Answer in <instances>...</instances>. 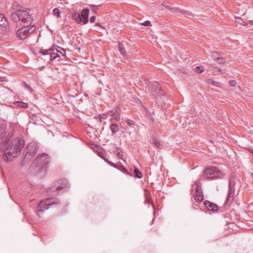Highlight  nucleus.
<instances>
[{
	"mask_svg": "<svg viewBox=\"0 0 253 253\" xmlns=\"http://www.w3.org/2000/svg\"><path fill=\"white\" fill-rule=\"evenodd\" d=\"M216 60L219 64H222L225 62V59L223 58L217 57Z\"/></svg>",
	"mask_w": 253,
	"mask_h": 253,
	"instance_id": "obj_31",
	"label": "nucleus"
},
{
	"mask_svg": "<svg viewBox=\"0 0 253 253\" xmlns=\"http://www.w3.org/2000/svg\"><path fill=\"white\" fill-rule=\"evenodd\" d=\"M49 163L48 155L46 153H43L38 155L34 159L33 162V167H34L35 171L40 176H43L45 174Z\"/></svg>",
	"mask_w": 253,
	"mask_h": 253,
	"instance_id": "obj_2",
	"label": "nucleus"
},
{
	"mask_svg": "<svg viewBox=\"0 0 253 253\" xmlns=\"http://www.w3.org/2000/svg\"><path fill=\"white\" fill-rule=\"evenodd\" d=\"M196 194L202 193V192L200 191V190L198 186H197V187L196 188Z\"/></svg>",
	"mask_w": 253,
	"mask_h": 253,
	"instance_id": "obj_41",
	"label": "nucleus"
},
{
	"mask_svg": "<svg viewBox=\"0 0 253 253\" xmlns=\"http://www.w3.org/2000/svg\"><path fill=\"white\" fill-rule=\"evenodd\" d=\"M194 198L196 201L201 202L203 199V195L202 193L196 194Z\"/></svg>",
	"mask_w": 253,
	"mask_h": 253,
	"instance_id": "obj_24",
	"label": "nucleus"
},
{
	"mask_svg": "<svg viewBox=\"0 0 253 253\" xmlns=\"http://www.w3.org/2000/svg\"><path fill=\"white\" fill-rule=\"evenodd\" d=\"M99 122L101 123L102 122V120L101 119V117H99Z\"/></svg>",
	"mask_w": 253,
	"mask_h": 253,
	"instance_id": "obj_46",
	"label": "nucleus"
},
{
	"mask_svg": "<svg viewBox=\"0 0 253 253\" xmlns=\"http://www.w3.org/2000/svg\"><path fill=\"white\" fill-rule=\"evenodd\" d=\"M218 55V53L216 52H212L211 56L214 58L215 60H216Z\"/></svg>",
	"mask_w": 253,
	"mask_h": 253,
	"instance_id": "obj_36",
	"label": "nucleus"
},
{
	"mask_svg": "<svg viewBox=\"0 0 253 253\" xmlns=\"http://www.w3.org/2000/svg\"><path fill=\"white\" fill-rule=\"evenodd\" d=\"M230 85H231V86H235V85H236V81H233H233H231V82H230Z\"/></svg>",
	"mask_w": 253,
	"mask_h": 253,
	"instance_id": "obj_40",
	"label": "nucleus"
},
{
	"mask_svg": "<svg viewBox=\"0 0 253 253\" xmlns=\"http://www.w3.org/2000/svg\"><path fill=\"white\" fill-rule=\"evenodd\" d=\"M110 129L111 130L112 134L114 135L119 131V127L117 124H112L110 126Z\"/></svg>",
	"mask_w": 253,
	"mask_h": 253,
	"instance_id": "obj_15",
	"label": "nucleus"
},
{
	"mask_svg": "<svg viewBox=\"0 0 253 253\" xmlns=\"http://www.w3.org/2000/svg\"><path fill=\"white\" fill-rule=\"evenodd\" d=\"M60 12L58 8H54L53 10V14L56 16L57 18L60 17Z\"/></svg>",
	"mask_w": 253,
	"mask_h": 253,
	"instance_id": "obj_28",
	"label": "nucleus"
},
{
	"mask_svg": "<svg viewBox=\"0 0 253 253\" xmlns=\"http://www.w3.org/2000/svg\"><path fill=\"white\" fill-rule=\"evenodd\" d=\"M10 31L8 22L3 14H0V34L6 35Z\"/></svg>",
	"mask_w": 253,
	"mask_h": 253,
	"instance_id": "obj_8",
	"label": "nucleus"
},
{
	"mask_svg": "<svg viewBox=\"0 0 253 253\" xmlns=\"http://www.w3.org/2000/svg\"><path fill=\"white\" fill-rule=\"evenodd\" d=\"M60 200L58 198H51L41 201L37 207V213L48 209V207L53 205L59 204Z\"/></svg>",
	"mask_w": 253,
	"mask_h": 253,
	"instance_id": "obj_5",
	"label": "nucleus"
},
{
	"mask_svg": "<svg viewBox=\"0 0 253 253\" xmlns=\"http://www.w3.org/2000/svg\"><path fill=\"white\" fill-rule=\"evenodd\" d=\"M153 144H154L155 147L157 148H162L163 145L158 140H157L155 139H153Z\"/></svg>",
	"mask_w": 253,
	"mask_h": 253,
	"instance_id": "obj_25",
	"label": "nucleus"
},
{
	"mask_svg": "<svg viewBox=\"0 0 253 253\" xmlns=\"http://www.w3.org/2000/svg\"><path fill=\"white\" fill-rule=\"evenodd\" d=\"M105 161L107 162L109 165H110L111 166H112V167H116V165L115 164H114L113 163L109 161V160H107V159H105Z\"/></svg>",
	"mask_w": 253,
	"mask_h": 253,
	"instance_id": "obj_38",
	"label": "nucleus"
},
{
	"mask_svg": "<svg viewBox=\"0 0 253 253\" xmlns=\"http://www.w3.org/2000/svg\"><path fill=\"white\" fill-rule=\"evenodd\" d=\"M57 58H60V55L58 54H56L55 53H53L52 52L51 54H50L48 57H46V59H44V60H49V61H51L56 59Z\"/></svg>",
	"mask_w": 253,
	"mask_h": 253,
	"instance_id": "obj_20",
	"label": "nucleus"
},
{
	"mask_svg": "<svg viewBox=\"0 0 253 253\" xmlns=\"http://www.w3.org/2000/svg\"><path fill=\"white\" fill-rule=\"evenodd\" d=\"M57 52L61 54L62 56L66 55V51L65 49L62 47L59 46H57V48L56 49Z\"/></svg>",
	"mask_w": 253,
	"mask_h": 253,
	"instance_id": "obj_26",
	"label": "nucleus"
},
{
	"mask_svg": "<svg viewBox=\"0 0 253 253\" xmlns=\"http://www.w3.org/2000/svg\"><path fill=\"white\" fill-rule=\"evenodd\" d=\"M36 29V28L35 25H24L17 31L16 34L21 39H25L30 35L35 32Z\"/></svg>",
	"mask_w": 253,
	"mask_h": 253,
	"instance_id": "obj_6",
	"label": "nucleus"
},
{
	"mask_svg": "<svg viewBox=\"0 0 253 253\" xmlns=\"http://www.w3.org/2000/svg\"><path fill=\"white\" fill-rule=\"evenodd\" d=\"M135 177L141 178L142 177V173L139 170L138 168H135L134 170Z\"/></svg>",
	"mask_w": 253,
	"mask_h": 253,
	"instance_id": "obj_22",
	"label": "nucleus"
},
{
	"mask_svg": "<svg viewBox=\"0 0 253 253\" xmlns=\"http://www.w3.org/2000/svg\"><path fill=\"white\" fill-rule=\"evenodd\" d=\"M142 24L145 26H151V22L150 21L147 20L145 21Z\"/></svg>",
	"mask_w": 253,
	"mask_h": 253,
	"instance_id": "obj_37",
	"label": "nucleus"
},
{
	"mask_svg": "<svg viewBox=\"0 0 253 253\" xmlns=\"http://www.w3.org/2000/svg\"><path fill=\"white\" fill-rule=\"evenodd\" d=\"M25 145V140L20 137L13 139L4 150L2 158L4 161H11L17 156Z\"/></svg>",
	"mask_w": 253,
	"mask_h": 253,
	"instance_id": "obj_1",
	"label": "nucleus"
},
{
	"mask_svg": "<svg viewBox=\"0 0 253 253\" xmlns=\"http://www.w3.org/2000/svg\"><path fill=\"white\" fill-rule=\"evenodd\" d=\"M13 133L12 131L8 132L7 135L5 137L4 140L3 144H6L10 140L12 136L13 135Z\"/></svg>",
	"mask_w": 253,
	"mask_h": 253,
	"instance_id": "obj_23",
	"label": "nucleus"
},
{
	"mask_svg": "<svg viewBox=\"0 0 253 253\" xmlns=\"http://www.w3.org/2000/svg\"><path fill=\"white\" fill-rule=\"evenodd\" d=\"M120 108L117 107L114 108L112 110L108 112L109 115L111 116L115 120L119 121L121 120L120 116Z\"/></svg>",
	"mask_w": 253,
	"mask_h": 253,
	"instance_id": "obj_11",
	"label": "nucleus"
},
{
	"mask_svg": "<svg viewBox=\"0 0 253 253\" xmlns=\"http://www.w3.org/2000/svg\"><path fill=\"white\" fill-rule=\"evenodd\" d=\"M99 5H90V8L92 9V11L94 12H95V10L98 9V7Z\"/></svg>",
	"mask_w": 253,
	"mask_h": 253,
	"instance_id": "obj_34",
	"label": "nucleus"
},
{
	"mask_svg": "<svg viewBox=\"0 0 253 253\" xmlns=\"http://www.w3.org/2000/svg\"><path fill=\"white\" fill-rule=\"evenodd\" d=\"M72 18L78 24L82 21L80 14L78 12L73 13L72 14Z\"/></svg>",
	"mask_w": 253,
	"mask_h": 253,
	"instance_id": "obj_17",
	"label": "nucleus"
},
{
	"mask_svg": "<svg viewBox=\"0 0 253 253\" xmlns=\"http://www.w3.org/2000/svg\"><path fill=\"white\" fill-rule=\"evenodd\" d=\"M153 86L154 87H155L156 88V89H159V90H161L160 88H159V84L158 82H155L154 83H153Z\"/></svg>",
	"mask_w": 253,
	"mask_h": 253,
	"instance_id": "obj_35",
	"label": "nucleus"
},
{
	"mask_svg": "<svg viewBox=\"0 0 253 253\" xmlns=\"http://www.w3.org/2000/svg\"><path fill=\"white\" fill-rule=\"evenodd\" d=\"M11 18L15 22H20L21 24L31 25L33 21L30 14L24 9L15 11L12 13Z\"/></svg>",
	"mask_w": 253,
	"mask_h": 253,
	"instance_id": "obj_3",
	"label": "nucleus"
},
{
	"mask_svg": "<svg viewBox=\"0 0 253 253\" xmlns=\"http://www.w3.org/2000/svg\"><path fill=\"white\" fill-rule=\"evenodd\" d=\"M205 206L209 210L212 211H216L218 210V206L209 201H206L205 203Z\"/></svg>",
	"mask_w": 253,
	"mask_h": 253,
	"instance_id": "obj_14",
	"label": "nucleus"
},
{
	"mask_svg": "<svg viewBox=\"0 0 253 253\" xmlns=\"http://www.w3.org/2000/svg\"><path fill=\"white\" fill-rule=\"evenodd\" d=\"M235 21L238 24L241 25H246L248 24L246 21H244L241 18L238 17H235Z\"/></svg>",
	"mask_w": 253,
	"mask_h": 253,
	"instance_id": "obj_21",
	"label": "nucleus"
},
{
	"mask_svg": "<svg viewBox=\"0 0 253 253\" xmlns=\"http://www.w3.org/2000/svg\"><path fill=\"white\" fill-rule=\"evenodd\" d=\"M162 5L163 6H166H166H167V5H165V4L164 3H162Z\"/></svg>",
	"mask_w": 253,
	"mask_h": 253,
	"instance_id": "obj_45",
	"label": "nucleus"
},
{
	"mask_svg": "<svg viewBox=\"0 0 253 253\" xmlns=\"http://www.w3.org/2000/svg\"><path fill=\"white\" fill-rule=\"evenodd\" d=\"M207 82L209 84H211L214 86H217V83L213 81L212 79H209L207 80Z\"/></svg>",
	"mask_w": 253,
	"mask_h": 253,
	"instance_id": "obj_30",
	"label": "nucleus"
},
{
	"mask_svg": "<svg viewBox=\"0 0 253 253\" xmlns=\"http://www.w3.org/2000/svg\"><path fill=\"white\" fill-rule=\"evenodd\" d=\"M126 122L129 126H134L135 125L134 122L131 120H127Z\"/></svg>",
	"mask_w": 253,
	"mask_h": 253,
	"instance_id": "obj_32",
	"label": "nucleus"
},
{
	"mask_svg": "<svg viewBox=\"0 0 253 253\" xmlns=\"http://www.w3.org/2000/svg\"><path fill=\"white\" fill-rule=\"evenodd\" d=\"M121 168H122V169H119L120 170L122 171L123 172L126 171L127 170L122 166H121Z\"/></svg>",
	"mask_w": 253,
	"mask_h": 253,
	"instance_id": "obj_42",
	"label": "nucleus"
},
{
	"mask_svg": "<svg viewBox=\"0 0 253 253\" xmlns=\"http://www.w3.org/2000/svg\"><path fill=\"white\" fill-rule=\"evenodd\" d=\"M7 126L6 122H3L0 125V137L3 138L6 133Z\"/></svg>",
	"mask_w": 253,
	"mask_h": 253,
	"instance_id": "obj_13",
	"label": "nucleus"
},
{
	"mask_svg": "<svg viewBox=\"0 0 253 253\" xmlns=\"http://www.w3.org/2000/svg\"><path fill=\"white\" fill-rule=\"evenodd\" d=\"M249 150L250 152L253 155V149H250Z\"/></svg>",
	"mask_w": 253,
	"mask_h": 253,
	"instance_id": "obj_44",
	"label": "nucleus"
},
{
	"mask_svg": "<svg viewBox=\"0 0 253 253\" xmlns=\"http://www.w3.org/2000/svg\"><path fill=\"white\" fill-rule=\"evenodd\" d=\"M89 10L88 8L84 9L80 14L81 18H83V24H86L88 22V15Z\"/></svg>",
	"mask_w": 253,
	"mask_h": 253,
	"instance_id": "obj_12",
	"label": "nucleus"
},
{
	"mask_svg": "<svg viewBox=\"0 0 253 253\" xmlns=\"http://www.w3.org/2000/svg\"><path fill=\"white\" fill-rule=\"evenodd\" d=\"M95 25H96V26H100V27H102V26L100 25V23H96L95 24Z\"/></svg>",
	"mask_w": 253,
	"mask_h": 253,
	"instance_id": "obj_43",
	"label": "nucleus"
},
{
	"mask_svg": "<svg viewBox=\"0 0 253 253\" xmlns=\"http://www.w3.org/2000/svg\"><path fill=\"white\" fill-rule=\"evenodd\" d=\"M37 146V144L34 142L29 143L25 150L26 153L25 158H27L28 160L32 159L36 153Z\"/></svg>",
	"mask_w": 253,
	"mask_h": 253,
	"instance_id": "obj_7",
	"label": "nucleus"
},
{
	"mask_svg": "<svg viewBox=\"0 0 253 253\" xmlns=\"http://www.w3.org/2000/svg\"><path fill=\"white\" fill-rule=\"evenodd\" d=\"M154 220V218L153 219V220L152 221H153ZM153 223V222H152V224Z\"/></svg>",
	"mask_w": 253,
	"mask_h": 253,
	"instance_id": "obj_47",
	"label": "nucleus"
},
{
	"mask_svg": "<svg viewBox=\"0 0 253 253\" xmlns=\"http://www.w3.org/2000/svg\"><path fill=\"white\" fill-rule=\"evenodd\" d=\"M166 8L168 9L171 10V12L178 14L182 12V10L176 7H173L171 5L166 6Z\"/></svg>",
	"mask_w": 253,
	"mask_h": 253,
	"instance_id": "obj_16",
	"label": "nucleus"
},
{
	"mask_svg": "<svg viewBox=\"0 0 253 253\" xmlns=\"http://www.w3.org/2000/svg\"><path fill=\"white\" fill-rule=\"evenodd\" d=\"M116 151L117 152V155L119 157H120L121 159H123V155L122 153H121V152H119V149L117 147H116Z\"/></svg>",
	"mask_w": 253,
	"mask_h": 253,
	"instance_id": "obj_33",
	"label": "nucleus"
},
{
	"mask_svg": "<svg viewBox=\"0 0 253 253\" xmlns=\"http://www.w3.org/2000/svg\"><path fill=\"white\" fill-rule=\"evenodd\" d=\"M234 183L231 180L229 182V191L227 197L225 202L226 205H230L232 202L233 197L234 196V188L233 187Z\"/></svg>",
	"mask_w": 253,
	"mask_h": 253,
	"instance_id": "obj_10",
	"label": "nucleus"
},
{
	"mask_svg": "<svg viewBox=\"0 0 253 253\" xmlns=\"http://www.w3.org/2000/svg\"><path fill=\"white\" fill-rule=\"evenodd\" d=\"M204 70L203 66H197L196 68V72L198 73H202Z\"/></svg>",
	"mask_w": 253,
	"mask_h": 253,
	"instance_id": "obj_29",
	"label": "nucleus"
},
{
	"mask_svg": "<svg viewBox=\"0 0 253 253\" xmlns=\"http://www.w3.org/2000/svg\"><path fill=\"white\" fill-rule=\"evenodd\" d=\"M53 49L52 48H49L48 49H41L40 50V53L42 54L43 56H47V57H48L50 54L52 53V52H53Z\"/></svg>",
	"mask_w": 253,
	"mask_h": 253,
	"instance_id": "obj_19",
	"label": "nucleus"
},
{
	"mask_svg": "<svg viewBox=\"0 0 253 253\" xmlns=\"http://www.w3.org/2000/svg\"><path fill=\"white\" fill-rule=\"evenodd\" d=\"M68 186V181L67 180V179H60V180H59L58 181H57V186H52L51 187L48 191L49 192H54V191H56L57 190H60L62 189H63L64 188H66V187H67Z\"/></svg>",
	"mask_w": 253,
	"mask_h": 253,
	"instance_id": "obj_9",
	"label": "nucleus"
},
{
	"mask_svg": "<svg viewBox=\"0 0 253 253\" xmlns=\"http://www.w3.org/2000/svg\"><path fill=\"white\" fill-rule=\"evenodd\" d=\"M118 48L121 54L123 56L127 57L126 52L124 45L122 43H118Z\"/></svg>",
	"mask_w": 253,
	"mask_h": 253,
	"instance_id": "obj_18",
	"label": "nucleus"
},
{
	"mask_svg": "<svg viewBox=\"0 0 253 253\" xmlns=\"http://www.w3.org/2000/svg\"><path fill=\"white\" fill-rule=\"evenodd\" d=\"M203 174L209 179L222 178L224 175L218 168L215 167L207 168Z\"/></svg>",
	"mask_w": 253,
	"mask_h": 253,
	"instance_id": "obj_4",
	"label": "nucleus"
},
{
	"mask_svg": "<svg viewBox=\"0 0 253 253\" xmlns=\"http://www.w3.org/2000/svg\"><path fill=\"white\" fill-rule=\"evenodd\" d=\"M96 19V17L95 16H91L90 18V22L91 23H93L95 22Z\"/></svg>",
	"mask_w": 253,
	"mask_h": 253,
	"instance_id": "obj_39",
	"label": "nucleus"
},
{
	"mask_svg": "<svg viewBox=\"0 0 253 253\" xmlns=\"http://www.w3.org/2000/svg\"><path fill=\"white\" fill-rule=\"evenodd\" d=\"M17 105L23 108H26L28 107V104L25 102L18 101L17 102Z\"/></svg>",
	"mask_w": 253,
	"mask_h": 253,
	"instance_id": "obj_27",
	"label": "nucleus"
}]
</instances>
